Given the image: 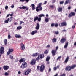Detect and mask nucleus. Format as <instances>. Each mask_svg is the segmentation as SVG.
I'll list each match as a JSON object with an SVG mask.
<instances>
[{"label":"nucleus","instance_id":"nucleus-63","mask_svg":"<svg viewBox=\"0 0 76 76\" xmlns=\"http://www.w3.org/2000/svg\"><path fill=\"white\" fill-rule=\"evenodd\" d=\"M51 70V68H49V72H50Z\"/></svg>","mask_w":76,"mask_h":76},{"label":"nucleus","instance_id":"nucleus-39","mask_svg":"<svg viewBox=\"0 0 76 76\" xmlns=\"http://www.w3.org/2000/svg\"><path fill=\"white\" fill-rule=\"evenodd\" d=\"M39 66H37V70H39Z\"/></svg>","mask_w":76,"mask_h":76},{"label":"nucleus","instance_id":"nucleus-24","mask_svg":"<svg viewBox=\"0 0 76 76\" xmlns=\"http://www.w3.org/2000/svg\"><path fill=\"white\" fill-rule=\"evenodd\" d=\"M38 16L35 17L34 18V22H36V21L38 20Z\"/></svg>","mask_w":76,"mask_h":76},{"label":"nucleus","instance_id":"nucleus-27","mask_svg":"<svg viewBox=\"0 0 76 76\" xmlns=\"http://www.w3.org/2000/svg\"><path fill=\"white\" fill-rule=\"evenodd\" d=\"M22 28V26H19L18 27H17V29L18 30H19V29H20Z\"/></svg>","mask_w":76,"mask_h":76},{"label":"nucleus","instance_id":"nucleus-13","mask_svg":"<svg viewBox=\"0 0 76 76\" xmlns=\"http://www.w3.org/2000/svg\"><path fill=\"white\" fill-rule=\"evenodd\" d=\"M37 30H35L34 31H32L31 32V34L32 35H35V34L37 33Z\"/></svg>","mask_w":76,"mask_h":76},{"label":"nucleus","instance_id":"nucleus-53","mask_svg":"<svg viewBox=\"0 0 76 76\" xmlns=\"http://www.w3.org/2000/svg\"><path fill=\"white\" fill-rule=\"evenodd\" d=\"M46 47L47 48H50V45H47Z\"/></svg>","mask_w":76,"mask_h":76},{"label":"nucleus","instance_id":"nucleus-17","mask_svg":"<svg viewBox=\"0 0 76 76\" xmlns=\"http://www.w3.org/2000/svg\"><path fill=\"white\" fill-rule=\"evenodd\" d=\"M15 37L17 38H21V36L19 34H16L15 36Z\"/></svg>","mask_w":76,"mask_h":76},{"label":"nucleus","instance_id":"nucleus-54","mask_svg":"<svg viewBox=\"0 0 76 76\" xmlns=\"http://www.w3.org/2000/svg\"><path fill=\"white\" fill-rule=\"evenodd\" d=\"M12 17H11L10 18V22H11V21H12Z\"/></svg>","mask_w":76,"mask_h":76},{"label":"nucleus","instance_id":"nucleus-26","mask_svg":"<svg viewBox=\"0 0 76 76\" xmlns=\"http://www.w3.org/2000/svg\"><path fill=\"white\" fill-rule=\"evenodd\" d=\"M9 20H10V18H9L7 20L5 21V23H8Z\"/></svg>","mask_w":76,"mask_h":76},{"label":"nucleus","instance_id":"nucleus-28","mask_svg":"<svg viewBox=\"0 0 76 76\" xmlns=\"http://www.w3.org/2000/svg\"><path fill=\"white\" fill-rule=\"evenodd\" d=\"M62 8H58V12H62Z\"/></svg>","mask_w":76,"mask_h":76},{"label":"nucleus","instance_id":"nucleus-20","mask_svg":"<svg viewBox=\"0 0 76 76\" xmlns=\"http://www.w3.org/2000/svg\"><path fill=\"white\" fill-rule=\"evenodd\" d=\"M52 41L53 43H54V42H56L57 41V39L54 38L52 40Z\"/></svg>","mask_w":76,"mask_h":76},{"label":"nucleus","instance_id":"nucleus-1","mask_svg":"<svg viewBox=\"0 0 76 76\" xmlns=\"http://www.w3.org/2000/svg\"><path fill=\"white\" fill-rule=\"evenodd\" d=\"M42 3H40L39 4V6L36 7V10L37 12H39L42 10V7H41Z\"/></svg>","mask_w":76,"mask_h":76},{"label":"nucleus","instance_id":"nucleus-11","mask_svg":"<svg viewBox=\"0 0 76 76\" xmlns=\"http://www.w3.org/2000/svg\"><path fill=\"white\" fill-rule=\"evenodd\" d=\"M75 13L74 12H71L69 15L68 16L69 17H72V16H75Z\"/></svg>","mask_w":76,"mask_h":76},{"label":"nucleus","instance_id":"nucleus-4","mask_svg":"<svg viewBox=\"0 0 76 76\" xmlns=\"http://www.w3.org/2000/svg\"><path fill=\"white\" fill-rule=\"evenodd\" d=\"M13 49H9L8 50V51L7 53V56H9V54H11L12 52L13 51Z\"/></svg>","mask_w":76,"mask_h":76},{"label":"nucleus","instance_id":"nucleus-25","mask_svg":"<svg viewBox=\"0 0 76 76\" xmlns=\"http://www.w3.org/2000/svg\"><path fill=\"white\" fill-rule=\"evenodd\" d=\"M38 55V53H34L32 55L33 57H37Z\"/></svg>","mask_w":76,"mask_h":76},{"label":"nucleus","instance_id":"nucleus-52","mask_svg":"<svg viewBox=\"0 0 76 76\" xmlns=\"http://www.w3.org/2000/svg\"><path fill=\"white\" fill-rule=\"evenodd\" d=\"M57 67H54V68H53V69L54 70H57Z\"/></svg>","mask_w":76,"mask_h":76},{"label":"nucleus","instance_id":"nucleus-29","mask_svg":"<svg viewBox=\"0 0 76 76\" xmlns=\"http://www.w3.org/2000/svg\"><path fill=\"white\" fill-rule=\"evenodd\" d=\"M71 69H74L75 67H76V65H72L71 66Z\"/></svg>","mask_w":76,"mask_h":76},{"label":"nucleus","instance_id":"nucleus-38","mask_svg":"<svg viewBox=\"0 0 76 76\" xmlns=\"http://www.w3.org/2000/svg\"><path fill=\"white\" fill-rule=\"evenodd\" d=\"M26 7L25 6H23L22 7V9H24V10L26 9Z\"/></svg>","mask_w":76,"mask_h":76},{"label":"nucleus","instance_id":"nucleus-14","mask_svg":"<svg viewBox=\"0 0 76 76\" xmlns=\"http://www.w3.org/2000/svg\"><path fill=\"white\" fill-rule=\"evenodd\" d=\"M9 68V67L7 66H4L3 67V69L5 70H7Z\"/></svg>","mask_w":76,"mask_h":76},{"label":"nucleus","instance_id":"nucleus-30","mask_svg":"<svg viewBox=\"0 0 76 76\" xmlns=\"http://www.w3.org/2000/svg\"><path fill=\"white\" fill-rule=\"evenodd\" d=\"M40 58H42L44 57V54H42L40 55Z\"/></svg>","mask_w":76,"mask_h":76},{"label":"nucleus","instance_id":"nucleus-3","mask_svg":"<svg viewBox=\"0 0 76 76\" xmlns=\"http://www.w3.org/2000/svg\"><path fill=\"white\" fill-rule=\"evenodd\" d=\"M58 48V46H57L56 47V50H52L51 53L52 54L53 56H55V53H56V51H57V50Z\"/></svg>","mask_w":76,"mask_h":76},{"label":"nucleus","instance_id":"nucleus-5","mask_svg":"<svg viewBox=\"0 0 76 76\" xmlns=\"http://www.w3.org/2000/svg\"><path fill=\"white\" fill-rule=\"evenodd\" d=\"M30 72H31V69H28L25 72V75H28L29 74Z\"/></svg>","mask_w":76,"mask_h":76},{"label":"nucleus","instance_id":"nucleus-15","mask_svg":"<svg viewBox=\"0 0 76 76\" xmlns=\"http://www.w3.org/2000/svg\"><path fill=\"white\" fill-rule=\"evenodd\" d=\"M35 61H36V60H32L31 62V64L32 65L34 64H35Z\"/></svg>","mask_w":76,"mask_h":76},{"label":"nucleus","instance_id":"nucleus-8","mask_svg":"<svg viewBox=\"0 0 76 76\" xmlns=\"http://www.w3.org/2000/svg\"><path fill=\"white\" fill-rule=\"evenodd\" d=\"M21 50H24L25 48V45L23 44V43H21Z\"/></svg>","mask_w":76,"mask_h":76},{"label":"nucleus","instance_id":"nucleus-48","mask_svg":"<svg viewBox=\"0 0 76 76\" xmlns=\"http://www.w3.org/2000/svg\"><path fill=\"white\" fill-rule=\"evenodd\" d=\"M5 9L6 10H7L8 9V6H6L5 7Z\"/></svg>","mask_w":76,"mask_h":76},{"label":"nucleus","instance_id":"nucleus-36","mask_svg":"<svg viewBox=\"0 0 76 76\" xmlns=\"http://www.w3.org/2000/svg\"><path fill=\"white\" fill-rule=\"evenodd\" d=\"M50 7L52 9H53V8H54V5H50Z\"/></svg>","mask_w":76,"mask_h":76},{"label":"nucleus","instance_id":"nucleus-49","mask_svg":"<svg viewBox=\"0 0 76 76\" xmlns=\"http://www.w3.org/2000/svg\"><path fill=\"white\" fill-rule=\"evenodd\" d=\"M64 3V1H61L60 2V4H63Z\"/></svg>","mask_w":76,"mask_h":76},{"label":"nucleus","instance_id":"nucleus-33","mask_svg":"<svg viewBox=\"0 0 76 76\" xmlns=\"http://www.w3.org/2000/svg\"><path fill=\"white\" fill-rule=\"evenodd\" d=\"M7 40L6 39L4 40V44L5 45H6L7 44Z\"/></svg>","mask_w":76,"mask_h":76},{"label":"nucleus","instance_id":"nucleus-9","mask_svg":"<svg viewBox=\"0 0 76 76\" xmlns=\"http://www.w3.org/2000/svg\"><path fill=\"white\" fill-rule=\"evenodd\" d=\"M66 41V40L65 38H62L60 41V42L62 44H64V42H65Z\"/></svg>","mask_w":76,"mask_h":76},{"label":"nucleus","instance_id":"nucleus-58","mask_svg":"<svg viewBox=\"0 0 76 76\" xmlns=\"http://www.w3.org/2000/svg\"><path fill=\"white\" fill-rule=\"evenodd\" d=\"M55 3V0H53L52 3Z\"/></svg>","mask_w":76,"mask_h":76},{"label":"nucleus","instance_id":"nucleus-40","mask_svg":"<svg viewBox=\"0 0 76 76\" xmlns=\"http://www.w3.org/2000/svg\"><path fill=\"white\" fill-rule=\"evenodd\" d=\"M9 75V73L7 72H5L4 74V75L5 76H8V75Z\"/></svg>","mask_w":76,"mask_h":76},{"label":"nucleus","instance_id":"nucleus-10","mask_svg":"<svg viewBox=\"0 0 76 76\" xmlns=\"http://www.w3.org/2000/svg\"><path fill=\"white\" fill-rule=\"evenodd\" d=\"M40 27V26H39V24L38 23H37L35 27L36 29H37V30H38Z\"/></svg>","mask_w":76,"mask_h":76},{"label":"nucleus","instance_id":"nucleus-55","mask_svg":"<svg viewBox=\"0 0 76 76\" xmlns=\"http://www.w3.org/2000/svg\"><path fill=\"white\" fill-rule=\"evenodd\" d=\"M25 0H20V1H21V2H24L25 1Z\"/></svg>","mask_w":76,"mask_h":76},{"label":"nucleus","instance_id":"nucleus-42","mask_svg":"<svg viewBox=\"0 0 76 76\" xmlns=\"http://www.w3.org/2000/svg\"><path fill=\"white\" fill-rule=\"evenodd\" d=\"M61 58V56H60L59 57H58V58H57V60H59V59H60Z\"/></svg>","mask_w":76,"mask_h":76},{"label":"nucleus","instance_id":"nucleus-22","mask_svg":"<svg viewBox=\"0 0 76 76\" xmlns=\"http://www.w3.org/2000/svg\"><path fill=\"white\" fill-rule=\"evenodd\" d=\"M31 6L32 7V10H35V4H31Z\"/></svg>","mask_w":76,"mask_h":76},{"label":"nucleus","instance_id":"nucleus-50","mask_svg":"<svg viewBox=\"0 0 76 76\" xmlns=\"http://www.w3.org/2000/svg\"><path fill=\"white\" fill-rule=\"evenodd\" d=\"M14 5H13V4H12V6H11V8H14Z\"/></svg>","mask_w":76,"mask_h":76},{"label":"nucleus","instance_id":"nucleus-45","mask_svg":"<svg viewBox=\"0 0 76 76\" xmlns=\"http://www.w3.org/2000/svg\"><path fill=\"white\" fill-rule=\"evenodd\" d=\"M11 37V36H10V34H9L8 36V39H10Z\"/></svg>","mask_w":76,"mask_h":76},{"label":"nucleus","instance_id":"nucleus-35","mask_svg":"<svg viewBox=\"0 0 76 76\" xmlns=\"http://www.w3.org/2000/svg\"><path fill=\"white\" fill-rule=\"evenodd\" d=\"M68 69L69 71H70V70H71V69H72V68L71 66H69L68 67Z\"/></svg>","mask_w":76,"mask_h":76},{"label":"nucleus","instance_id":"nucleus-34","mask_svg":"<svg viewBox=\"0 0 76 76\" xmlns=\"http://www.w3.org/2000/svg\"><path fill=\"white\" fill-rule=\"evenodd\" d=\"M45 21L46 22H48L49 21V20L48 18H45Z\"/></svg>","mask_w":76,"mask_h":76},{"label":"nucleus","instance_id":"nucleus-60","mask_svg":"<svg viewBox=\"0 0 76 76\" xmlns=\"http://www.w3.org/2000/svg\"><path fill=\"white\" fill-rule=\"evenodd\" d=\"M75 28V26L73 25L72 26V28Z\"/></svg>","mask_w":76,"mask_h":76},{"label":"nucleus","instance_id":"nucleus-62","mask_svg":"<svg viewBox=\"0 0 76 76\" xmlns=\"http://www.w3.org/2000/svg\"><path fill=\"white\" fill-rule=\"evenodd\" d=\"M18 74H20V73H21V72H20V71H19L18 72Z\"/></svg>","mask_w":76,"mask_h":76},{"label":"nucleus","instance_id":"nucleus-41","mask_svg":"<svg viewBox=\"0 0 76 76\" xmlns=\"http://www.w3.org/2000/svg\"><path fill=\"white\" fill-rule=\"evenodd\" d=\"M55 34H56V35H58V34H59V32H58V31H56L55 32Z\"/></svg>","mask_w":76,"mask_h":76},{"label":"nucleus","instance_id":"nucleus-64","mask_svg":"<svg viewBox=\"0 0 76 76\" xmlns=\"http://www.w3.org/2000/svg\"><path fill=\"white\" fill-rule=\"evenodd\" d=\"M59 67H60V65H58L57 66L56 68H59Z\"/></svg>","mask_w":76,"mask_h":76},{"label":"nucleus","instance_id":"nucleus-16","mask_svg":"<svg viewBox=\"0 0 76 76\" xmlns=\"http://www.w3.org/2000/svg\"><path fill=\"white\" fill-rule=\"evenodd\" d=\"M68 44L69 43H68V42H66V43H65V45L64 47V48H67V46H68Z\"/></svg>","mask_w":76,"mask_h":76},{"label":"nucleus","instance_id":"nucleus-37","mask_svg":"<svg viewBox=\"0 0 76 76\" xmlns=\"http://www.w3.org/2000/svg\"><path fill=\"white\" fill-rule=\"evenodd\" d=\"M44 53L45 54H48V51L46 50L44 51Z\"/></svg>","mask_w":76,"mask_h":76},{"label":"nucleus","instance_id":"nucleus-47","mask_svg":"<svg viewBox=\"0 0 76 76\" xmlns=\"http://www.w3.org/2000/svg\"><path fill=\"white\" fill-rule=\"evenodd\" d=\"M54 26V24L53 23H52L51 24V26H52V27H53V26Z\"/></svg>","mask_w":76,"mask_h":76},{"label":"nucleus","instance_id":"nucleus-2","mask_svg":"<svg viewBox=\"0 0 76 76\" xmlns=\"http://www.w3.org/2000/svg\"><path fill=\"white\" fill-rule=\"evenodd\" d=\"M27 63L25 62H23L22 65L21 66V67L22 69H24V68H26L27 67Z\"/></svg>","mask_w":76,"mask_h":76},{"label":"nucleus","instance_id":"nucleus-61","mask_svg":"<svg viewBox=\"0 0 76 76\" xmlns=\"http://www.w3.org/2000/svg\"><path fill=\"white\" fill-rule=\"evenodd\" d=\"M60 76H65V74H63L61 75Z\"/></svg>","mask_w":76,"mask_h":76},{"label":"nucleus","instance_id":"nucleus-56","mask_svg":"<svg viewBox=\"0 0 76 76\" xmlns=\"http://www.w3.org/2000/svg\"><path fill=\"white\" fill-rule=\"evenodd\" d=\"M25 0V1L26 2H27V3H28V2H29V0Z\"/></svg>","mask_w":76,"mask_h":76},{"label":"nucleus","instance_id":"nucleus-51","mask_svg":"<svg viewBox=\"0 0 76 76\" xmlns=\"http://www.w3.org/2000/svg\"><path fill=\"white\" fill-rule=\"evenodd\" d=\"M58 24L56 23V24H55V27H57V26H58Z\"/></svg>","mask_w":76,"mask_h":76},{"label":"nucleus","instance_id":"nucleus-12","mask_svg":"<svg viewBox=\"0 0 76 76\" xmlns=\"http://www.w3.org/2000/svg\"><path fill=\"white\" fill-rule=\"evenodd\" d=\"M66 22H63L61 23V26L60 25V24H59V25L60 26H66Z\"/></svg>","mask_w":76,"mask_h":76},{"label":"nucleus","instance_id":"nucleus-19","mask_svg":"<svg viewBox=\"0 0 76 76\" xmlns=\"http://www.w3.org/2000/svg\"><path fill=\"white\" fill-rule=\"evenodd\" d=\"M68 3H70V0H66L64 3V4L66 5L67 4H68Z\"/></svg>","mask_w":76,"mask_h":76},{"label":"nucleus","instance_id":"nucleus-44","mask_svg":"<svg viewBox=\"0 0 76 76\" xmlns=\"http://www.w3.org/2000/svg\"><path fill=\"white\" fill-rule=\"evenodd\" d=\"M10 58L12 60H13V57L12 56L10 55Z\"/></svg>","mask_w":76,"mask_h":76},{"label":"nucleus","instance_id":"nucleus-23","mask_svg":"<svg viewBox=\"0 0 76 76\" xmlns=\"http://www.w3.org/2000/svg\"><path fill=\"white\" fill-rule=\"evenodd\" d=\"M50 56H47L46 59V61H48L50 60Z\"/></svg>","mask_w":76,"mask_h":76},{"label":"nucleus","instance_id":"nucleus-32","mask_svg":"<svg viewBox=\"0 0 76 76\" xmlns=\"http://www.w3.org/2000/svg\"><path fill=\"white\" fill-rule=\"evenodd\" d=\"M44 16V15L43 14H40L38 15V16H39L40 18H41V17H42V16Z\"/></svg>","mask_w":76,"mask_h":76},{"label":"nucleus","instance_id":"nucleus-18","mask_svg":"<svg viewBox=\"0 0 76 76\" xmlns=\"http://www.w3.org/2000/svg\"><path fill=\"white\" fill-rule=\"evenodd\" d=\"M69 57L67 56L66 58L64 61V62L65 63H67V62H68L69 61Z\"/></svg>","mask_w":76,"mask_h":76},{"label":"nucleus","instance_id":"nucleus-21","mask_svg":"<svg viewBox=\"0 0 76 76\" xmlns=\"http://www.w3.org/2000/svg\"><path fill=\"white\" fill-rule=\"evenodd\" d=\"M25 58H21L19 61V62L20 63H22V62H23V61H25Z\"/></svg>","mask_w":76,"mask_h":76},{"label":"nucleus","instance_id":"nucleus-7","mask_svg":"<svg viewBox=\"0 0 76 76\" xmlns=\"http://www.w3.org/2000/svg\"><path fill=\"white\" fill-rule=\"evenodd\" d=\"M4 47H2L1 48L0 50V54H3V53H4Z\"/></svg>","mask_w":76,"mask_h":76},{"label":"nucleus","instance_id":"nucleus-31","mask_svg":"<svg viewBox=\"0 0 76 76\" xmlns=\"http://www.w3.org/2000/svg\"><path fill=\"white\" fill-rule=\"evenodd\" d=\"M37 20L38 22H41V17H39V18H38L37 19Z\"/></svg>","mask_w":76,"mask_h":76},{"label":"nucleus","instance_id":"nucleus-43","mask_svg":"<svg viewBox=\"0 0 76 76\" xmlns=\"http://www.w3.org/2000/svg\"><path fill=\"white\" fill-rule=\"evenodd\" d=\"M20 25H21L23 23H24V22H23V21H20Z\"/></svg>","mask_w":76,"mask_h":76},{"label":"nucleus","instance_id":"nucleus-46","mask_svg":"<svg viewBox=\"0 0 76 76\" xmlns=\"http://www.w3.org/2000/svg\"><path fill=\"white\" fill-rule=\"evenodd\" d=\"M39 55L38 56L37 58H36V60H39Z\"/></svg>","mask_w":76,"mask_h":76},{"label":"nucleus","instance_id":"nucleus-57","mask_svg":"<svg viewBox=\"0 0 76 76\" xmlns=\"http://www.w3.org/2000/svg\"><path fill=\"white\" fill-rule=\"evenodd\" d=\"M65 70H68V67H66L65 68Z\"/></svg>","mask_w":76,"mask_h":76},{"label":"nucleus","instance_id":"nucleus-59","mask_svg":"<svg viewBox=\"0 0 76 76\" xmlns=\"http://www.w3.org/2000/svg\"><path fill=\"white\" fill-rule=\"evenodd\" d=\"M47 1H45L44 3L43 4H45L46 3H47Z\"/></svg>","mask_w":76,"mask_h":76},{"label":"nucleus","instance_id":"nucleus-6","mask_svg":"<svg viewBox=\"0 0 76 76\" xmlns=\"http://www.w3.org/2000/svg\"><path fill=\"white\" fill-rule=\"evenodd\" d=\"M45 69V66L44 65H42L40 67V71L41 72H43L44 70Z\"/></svg>","mask_w":76,"mask_h":76}]
</instances>
